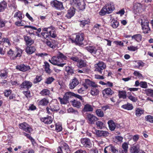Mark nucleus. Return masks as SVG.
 Wrapping results in <instances>:
<instances>
[{
    "label": "nucleus",
    "instance_id": "nucleus-1",
    "mask_svg": "<svg viewBox=\"0 0 153 153\" xmlns=\"http://www.w3.org/2000/svg\"><path fill=\"white\" fill-rule=\"evenodd\" d=\"M115 9L114 4L113 2H110L106 4L101 10L100 14L101 15H104L106 14L111 13Z\"/></svg>",
    "mask_w": 153,
    "mask_h": 153
},
{
    "label": "nucleus",
    "instance_id": "nucleus-2",
    "mask_svg": "<svg viewBox=\"0 0 153 153\" xmlns=\"http://www.w3.org/2000/svg\"><path fill=\"white\" fill-rule=\"evenodd\" d=\"M83 36L80 34H74L70 37L69 41L70 42L75 43L77 45H82L83 41Z\"/></svg>",
    "mask_w": 153,
    "mask_h": 153
},
{
    "label": "nucleus",
    "instance_id": "nucleus-3",
    "mask_svg": "<svg viewBox=\"0 0 153 153\" xmlns=\"http://www.w3.org/2000/svg\"><path fill=\"white\" fill-rule=\"evenodd\" d=\"M57 149V153H64L69 151V146L64 141H61Z\"/></svg>",
    "mask_w": 153,
    "mask_h": 153
},
{
    "label": "nucleus",
    "instance_id": "nucleus-4",
    "mask_svg": "<svg viewBox=\"0 0 153 153\" xmlns=\"http://www.w3.org/2000/svg\"><path fill=\"white\" fill-rule=\"evenodd\" d=\"M149 21L146 17L141 19V24L144 33H148L150 30L149 26Z\"/></svg>",
    "mask_w": 153,
    "mask_h": 153
},
{
    "label": "nucleus",
    "instance_id": "nucleus-5",
    "mask_svg": "<svg viewBox=\"0 0 153 153\" xmlns=\"http://www.w3.org/2000/svg\"><path fill=\"white\" fill-rule=\"evenodd\" d=\"M49 61L54 65H57L59 66L62 67L66 64L62 63V62L61 59H60L57 56H54L52 57L51 59L49 60Z\"/></svg>",
    "mask_w": 153,
    "mask_h": 153
},
{
    "label": "nucleus",
    "instance_id": "nucleus-6",
    "mask_svg": "<svg viewBox=\"0 0 153 153\" xmlns=\"http://www.w3.org/2000/svg\"><path fill=\"white\" fill-rule=\"evenodd\" d=\"M42 30L46 32H48L50 36L52 38H54L57 36L56 29L52 26L47 28H43Z\"/></svg>",
    "mask_w": 153,
    "mask_h": 153
},
{
    "label": "nucleus",
    "instance_id": "nucleus-7",
    "mask_svg": "<svg viewBox=\"0 0 153 153\" xmlns=\"http://www.w3.org/2000/svg\"><path fill=\"white\" fill-rule=\"evenodd\" d=\"M95 71H97L101 74H102V70L106 67L105 64L102 62H99L98 63L95 64Z\"/></svg>",
    "mask_w": 153,
    "mask_h": 153
},
{
    "label": "nucleus",
    "instance_id": "nucleus-8",
    "mask_svg": "<svg viewBox=\"0 0 153 153\" xmlns=\"http://www.w3.org/2000/svg\"><path fill=\"white\" fill-rule=\"evenodd\" d=\"M32 82L29 81L25 80L20 85V86L21 89L22 90L25 89L28 90L32 87Z\"/></svg>",
    "mask_w": 153,
    "mask_h": 153
},
{
    "label": "nucleus",
    "instance_id": "nucleus-9",
    "mask_svg": "<svg viewBox=\"0 0 153 153\" xmlns=\"http://www.w3.org/2000/svg\"><path fill=\"white\" fill-rule=\"evenodd\" d=\"M19 128L26 132L30 133L32 131V129L30 126L26 123H23L19 125Z\"/></svg>",
    "mask_w": 153,
    "mask_h": 153
},
{
    "label": "nucleus",
    "instance_id": "nucleus-10",
    "mask_svg": "<svg viewBox=\"0 0 153 153\" xmlns=\"http://www.w3.org/2000/svg\"><path fill=\"white\" fill-rule=\"evenodd\" d=\"M86 119L89 123L94 124L95 122L98 120V118L94 115L89 114L87 115Z\"/></svg>",
    "mask_w": 153,
    "mask_h": 153
},
{
    "label": "nucleus",
    "instance_id": "nucleus-11",
    "mask_svg": "<svg viewBox=\"0 0 153 153\" xmlns=\"http://www.w3.org/2000/svg\"><path fill=\"white\" fill-rule=\"evenodd\" d=\"M142 5L140 3H138L134 4L133 10L134 14L138 15L142 12Z\"/></svg>",
    "mask_w": 153,
    "mask_h": 153
},
{
    "label": "nucleus",
    "instance_id": "nucleus-12",
    "mask_svg": "<svg viewBox=\"0 0 153 153\" xmlns=\"http://www.w3.org/2000/svg\"><path fill=\"white\" fill-rule=\"evenodd\" d=\"M85 49L92 55L95 54L97 53L99 54L100 53L99 51H98V50L96 47L94 46L89 45L85 47Z\"/></svg>",
    "mask_w": 153,
    "mask_h": 153
},
{
    "label": "nucleus",
    "instance_id": "nucleus-13",
    "mask_svg": "<svg viewBox=\"0 0 153 153\" xmlns=\"http://www.w3.org/2000/svg\"><path fill=\"white\" fill-rule=\"evenodd\" d=\"M81 143L83 146L90 148L91 147L92 144L89 139L88 138H83L81 139Z\"/></svg>",
    "mask_w": 153,
    "mask_h": 153
},
{
    "label": "nucleus",
    "instance_id": "nucleus-14",
    "mask_svg": "<svg viewBox=\"0 0 153 153\" xmlns=\"http://www.w3.org/2000/svg\"><path fill=\"white\" fill-rule=\"evenodd\" d=\"M95 133L98 137H105L109 135V133L108 131L103 130H96Z\"/></svg>",
    "mask_w": 153,
    "mask_h": 153
},
{
    "label": "nucleus",
    "instance_id": "nucleus-15",
    "mask_svg": "<svg viewBox=\"0 0 153 153\" xmlns=\"http://www.w3.org/2000/svg\"><path fill=\"white\" fill-rule=\"evenodd\" d=\"M79 84V81L77 79L74 78L71 79L69 84V88L71 89H74Z\"/></svg>",
    "mask_w": 153,
    "mask_h": 153
},
{
    "label": "nucleus",
    "instance_id": "nucleus-16",
    "mask_svg": "<svg viewBox=\"0 0 153 153\" xmlns=\"http://www.w3.org/2000/svg\"><path fill=\"white\" fill-rule=\"evenodd\" d=\"M52 5L58 10H62L64 9L62 3L57 0H54L51 3Z\"/></svg>",
    "mask_w": 153,
    "mask_h": 153
},
{
    "label": "nucleus",
    "instance_id": "nucleus-17",
    "mask_svg": "<svg viewBox=\"0 0 153 153\" xmlns=\"http://www.w3.org/2000/svg\"><path fill=\"white\" fill-rule=\"evenodd\" d=\"M40 120L45 124H50L53 122V118L51 116H47L45 117H41L40 118Z\"/></svg>",
    "mask_w": 153,
    "mask_h": 153
},
{
    "label": "nucleus",
    "instance_id": "nucleus-18",
    "mask_svg": "<svg viewBox=\"0 0 153 153\" xmlns=\"http://www.w3.org/2000/svg\"><path fill=\"white\" fill-rule=\"evenodd\" d=\"M84 105L83 108L82 110V112H91L93 111V108L91 105L89 104H83Z\"/></svg>",
    "mask_w": 153,
    "mask_h": 153
},
{
    "label": "nucleus",
    "instance_id": "nucleus-19",
    "mask_svg": "<svg viewBox=\"0 0 153 153\" xmlns=\"http://www.w3.org/2000/svg\"><path fill=\"white\" fill-rule=\"evenodd\" d=\"M114 93V91L110 88H105L102 91V94L103 97L111 95Z\"/></svg>",
    "mask_w": 153,
    "mask_h": 153
},
{
    "label": "nucleus",
    "instance_id": "nucleus-20",
    "mask_svg": "<svg viewBox=\"0 0 153 153\" xmlns=\"http://www.w3.org/2000/svg\"><path fill=\"white\" fill-rule=\"evenodd\" d=\"M24 40L26 42L27 46L31 45L34 43V41L30 37L25 35L24 36Z\"/></svg>",
    "mask_w": 153,
    "mask_h": 153
},
{
    "label": "nucleus",
    "instance_id": "nucleus-21",
    "mask_svg": "<svg viewBox=\"0 0 153 153\" xmlns=\"http://www.w3.org/2000/svg\"><path fill=\"white\" fill-rule=\"evenodd\" d=\"M141 150H140L139 145L137 144L131 147L130 149V153H140Z\"/></svg>",
    "mask_w": 153,
    "mask_h": 153
},
{
    "label": "nucleus",
    "instance_id": "nucleus-22",
    "mask_svg": "<svg viewBox=\"0 0 153 153\" xmlns=\"http://www.w3.org/2000/svg\"><path fill=\"white\" fill-rule=\"evenodd\" d=\"M26 46L25 51L28 54H32L36 51L35 48L34 46H31L30 45L27 46Z\"/></svg>",
    "mask_w": 153,
    "mask_h": 153
},
{
    "label": "nucleus",
    "instance_id": "nucleus-23",
    "mask_svg": "<svg viewBox=\"0 0 153 153\" xmlns=\"http://www.w3.org/2000/svg\"><path fill=\"white\" fill-rule=\"evenodd\" d=\"M16 68L19 71H25L28 70L29 69V67L28 66H25L24 65H21L16 66Z\"/></svg>",
    "mask_w": 153,
    "mask_h": 153
},
{
    "label": "nucleus",
    "instance_id": "nucleus-24",
    "mask_svg": "<svg viewBox=\"0 0 153 153\" xmlns=\"http://www.w3.org/2000/svg\"><path fill=\"white\" fill-rule=\"evenodd\" d=\"M50 110L53 111H57L59 109V107L58 103L56 102L52 104V105L50 106Z\"/></svg>",
    "mask_w": 153,
    "mask_h": 153
},
{
    "label": "nucleus",
    "instance_id": "nucleus-25",
    "mask_svg": "<svg viewBox=\"0 0 153 153\" xmlns=\"http://www.w3.org/2000/svg\"><path fill=\"white\" fill-rule=\"evenodd\" d=\"M72 105L74 107L79 108H80L81 106V102L77 100H74L71 101Z\"/></svg>",
    "mask_w": 153,
    "mask_h": 153
},
{
    "label": "nucleus",
    "instance_id": "nucleus-26",
    "mask_svg": "<svg viewBox=\"0 0 153 153\" xmlns=\"http://www.w3.org/2000/svg\"><path fill=\"white\" fill-rule=\"evenodd\" d=\"M118 96L120 98L126 99L127 98L126 92L125 90H119Z\"/></svg>",
    "mask_w": 153,
    "mask_h": 153
},
{
    "label": "nucleus",
    "instance_id": "nucleus-27",
    "mask_svg": "<svg viewBox=\"0 0 153 153\" xmlns=\"http://www.w3.org/2000/svg\"><path fill=\"white\" fill-rule=\"evenodd\" d=\"M75 13V9L74 8H71L68 10L66 16L68 19L71 18L74 14Z\"/></svg>",
    "mask_w": 153,
    "mask_h": 153
},
{
    "label": "nucleus",
    "instance_id": "nucleus-28",
    "mask_svg": "<svg viewBox=\"0 0 153 153\" xmlns=\"http://www.w3.org/2000/svg\"><path fill=\"white\" fill-rule=\"evenodd\" d=\"M49 102V100L46 98H44L41 100L39 102V105L42 106L47 105Z\"/></svg>",
    "mask_w": 153,
    "mask_h": 153
},
{
    "label": "nucleus",
    "instance_id": "nucleus-29",
    "mask_svg": "<svg viewBox=\"0 0 153 153\" xmlns=\"http://www.w3.org/2000/svg\"><path fill=\"white\" fill-rule=\"evenodd\" d=\"M108 123L110 130L112 131L115 129L116 126L113 121L112 120H109L108 122Z\"/></svg>",
    "mask_w": 153,
    "mask_h": 153
},
{
    "label": "nucleus",
    "instance_id": "nucleus-30",
    "mask_svg": "<svg viewBox=\"0 0 153 153\" xmlns=\"http://www.w3.org/2000/svg\"><path fill=\"white\" fill-rule=\"evenodd\" d=\"M45 65L44 68L46 72L48 74H50L51 72V70L50 68V65L48 63L45 62H44Z\"/></svg>",
    "mask_w": 153,
    "mask_h": 153
},
{
    "label": "nucleus",
    "instance_id": "nucleus-31",
    "mask_svg": "<svg viewBox=\"0 0 153 153\" xmlns=\"http://www.w3.org/2000/svg\"><path fill=\"white\" fill-rule=\"evenodd\" d=\"M144 113V110L140 108H136L135 109V115L138 117L140 116Z\"/></svg>",
    "mask_w": 153,
    "mask_h": 153
},
{
    "label": "nucleus",
    "instance_id": "nucleus-32",
    "mask_svg": "<svg viewBox=\"0 0 153 153\" xmlns=\"http://www.w3.org/2000/svg\"><path fill=\"white\" fill-rule=\"evenodd\" d=\"M121 107L123 109L128 110H131L133 108L132 104L129 103H127V104L122 105Z\"/></svg>",
    "mask_w": 153,
    "mask_h": 153
},
{
    "label": "nucleus",
    "instance_id": "nucleus-33",
    "mask_svg": "<svg viewBox=\"0 0 153 153\" xmlns=\"http://www.w3.org/2000/svg\"><path fill=\"white\" fill-rule=\"evenodd\" d=\"M128 94L127 97L129 99L134 102H135L137 101V97L132 96L131 92H128Z\"/></svg>",
    "mask_w": 153,
    "mask_h": 153
},
{
    "label": "nucleus",
    "instance_id": "nucleus-34",
    "mask_svg": "<svg viewBox=\"0 0 153 153\" xmlns=\"http://www.w3.org/2000/svg\"><path fill=\"white\" fill-rule=\"evenodd\" d=\"M22 13L20 11L18 10L15 13L14 17V18H17V19L18 20H21L22 19Z\"/></svg>",
    "mask_w": 153,
    "mask_h": 153
},
{
    "label": "nucleus",
    "instance_id": "nucleus-35",
    "mask_svg": "<svg viewBox=\"0 0 153 153\" xmlns=\"http://www.w3.org/2000/svg\"><path fill=\"white\" fill-rule=\"evenodd\" d=\"M68 128L71 130H76V123L75 122L73 121L70 123H68Z\"/></svg>",
    "mask_w": 153,
    "mask_h": 153
},
{
    "label": "nucleus",
    "instance_id": "nucleus-36",
    "mask_svg": "<svg viewBox=\"0 0 153 153\" xmlns=\"http://www.w3.org/2000/svg\"><path fill=\"white\" fill-rule=\"evenodd\" d=\"M95 113L96 115L98 117H102L104 116L103 111L100 109H97L96 110Z\"/></svg>",
    "mask_w": 153,
    "mask_h": 153
},
{
    "label": "nucleus",
    "instance_id": "nucleus-37",
    "mask_svg": "<svg viewBox=\"0 0 153 153\" xmlns=\"http://www.w3.org/2000/svg\"><path fill=\"white\" fill-rule=\"evenodd\" d=\"M99 92V90L96 88H93L91 89L90 93L93 96H96L98 94Z\"/></svg>",
    "mask_w": 153,
    "mask_h": 153
},
{
    "label": "nucleus",
    "instance_id": "nucleus-38",
    "mask_svg": "<svg viewBox=\"0 0 153 153\" xmlns=\"http://www.w3.org/2000/svg\"><path fill=\"white\" fill-rule=\"evenodd\" d=\"M112 27L114 28H117L119 25V23L116 19H113L111 22Z\"/></svg>",
    "mask_w": 153,
    "mask_h": 153
},
{
    "label": "nucleus",
    "instance_id": "nucleus-39",
    "mask_svg": "<svg viewBox=\"0 0 153 153\" xmlns=\"http://www.w3.org/2000/svg\"><path fill=\"white\" fill-rule=\"evenodd\" d=\"M40 94L44 96H49L50 94V91L48 89H44L40 92Z\"/></svg>",
    "mask_w": 153,
    "mask_h": 153
},
{
    "label": "nucleus",
    "instance_id": "nucleus-40",
    "mask_svg": "<svg viewBox=\"0 0 153 153\" xmlns=\"http://www.w3.org/2000/svg\"><path fill=\"white\" fill-rule=\"evenodd\" d=\"M90 19H89L85 20L84 19L80 21V26L82 27H84L85 25L88 24L90 23Z\"/></svg>",
    "mask_w": 153,
    "mask_h": 153
},
{
    "label": "nucleus",
    "instance_id": "nucleus-41",
    "mask_svg": "<svg viewBox=\"0 0 153 153\" xmlns=\"http://www.w3.org/2000/svg\"><path fill=\"white\" fill-rule=\"evenodd\" d=\"M7 7V3L4 1L0 3V12L3 11Z\"/></svg>",
    "mask_w": 153,
    "mask_h": 153
},
{
    "label": "nucleus",
    "instance_id": "nucleus-42",
    "mask_svg": "<svg viewBox=\"0 0 153 153\" xmlns=\"http://www.w3.org/2000/svg\"><path fill=\"white\" fill-rule=\"evenodd\" d=\"M2 41L3 42L4 45H6V46L7 47L11 45L9 40L7 38H4L2 39Z\"/></svg>",
    "mask_w": 153,
    "mask_h": 153
},
{
    "label": "nucleus",
    "instance_id": "nucleus-43",
    "mask_svg": "<svg viewBox=\"0 0 153 153\" xmlns=\"http://www.w3.org/2000/svg\"><path fill=\"white\" fill-rule=\"evenodd\" d=\"M65 70L68 74H72L74 73L72 68L69 66L66 67Z\"/></svg>",
    "mask_w": 153,
    "mask_h": 153
},
{
    "label": "nucleus",
    "instance_id": "nucleus-44",
    "mask_svg": "<svg viewBox=\"0 0 153 153\" xmlns=\"http://www.w3.org/2000/svg\"><path fill=\"white\" fill-rule=\"evenodd\" d=\"M132 38L135 39L137 42H140L141 40L142 36L140 34H137L133 35L132 36Z\"/></svg>",
    "mask_w": 153,
    "mask_h": 153
},
{
    "label": "nucleus",
    "instance_id": "nucleus-45",
    "mask_svg": "<svg viewBox=\"0 0 153 153\" xmlns=\"http://www.w3.org/2000/svg\"><path fill=\"white\" fill-rule=\"evenodd\" d=\"M145 93L148 96L153 97V90L151 89H146L145 91Z\"/></svg>",
    "mask_w": 153,
    "mask_h": 153
},
{
    "label": "nucleus",
    "instance_id": "nucleus-46",
    "mask_svg": "<svg viewBox=\"0 0 153 153\" xmlns=\"http://www.w3.org/2000/svg\"><path fill=\"white\" fill-rule=\"evenodd\" d=\"M74 93L71 92H68L65 93V95L64 96V98L66 99H68L69 98L72 96L74 97Z\"/></svg>",
    "mask_w": 153,
    "mask_h": 153
},
{
    "label": "nucleus",
    "instance_id": "nucleus-47",
    "mask_svg": "<svg viewBox=\"0 0 153 153\" xmlns=\"http://www.w3.org/2000/svg\"><path fill=\"white\" fill-rule=\"evenodd\" d=\"M0 76L2 78H6L7 76V72L6 71H1Z\"/></svg>",
    "mask_w": 153,
    "mask_h": 153
},
{
    "label": "nucleus",
    "instance_id": "nucleus-48",
    "mask_svg": "<svg viewBox=\"0 0 153 153\" xmlns=\"http://www.w3.org/2000/svg\"><path fill=\"white\" fill-rule=\"evenodd\" d=\"M78 66L80 68H82L86 66V63L85 61L83 60H79L78 62Z\"/></svg>",
    "mask_w": 153,
    "mask_h": 153
},
{
    "label": "nucleus",
    "instance_id": "nucleus-49",
    "mask_svg": "<svg viewBox=\"0 0 153 153\" xmlns=\"http://www.w3.org/2000/svg\"><path fill=\"white\" fill-rule=\"evenodd\" d=\"M146 120L153 123V116L151 115H147L145 117Z\"/></svg>",
    "mask_w": 153,
    "mask_h": 153
},
{
    "label": "nucleus",
    "instance_id": "nucleus-50",
    "mask_svg": "<svg viewBox=\"0 0 153 153\" xmlns=\"http://www.w3.org/2000/svg\"><path fill=\"white\" fill-rule=\"evenodd\" d=\"M97 126L100 129H102L104 126V124L103 123L100 121H98L96 123Z\"/></svg>",
    "mask_w": 153,
    "mask_h": 153
},
{
    "label": "nucleus",
    "instance_id": "nucleus-51",
    "mask_svg": "<svg viewBox=\"0 0 153 153\" xmlns=\"http://www.w3.org/2000/svg\"><path fill=\"white\" fill-rule=\"evenodd\" d=\"M58 57L61 59V61H62L63 59L66 60L67 59L66 56H65L63 53L60 52H59L57 56Z\"/></svg>",
    "mask_w": 153,
    "mask_h": 153
},
{
    "label": "nucleus",
    "instance_id": "nucleus-52",
    "mask_svg": "<svg viewBox=\"0 0 153 153\" xmlns=\"http://www.w3.org/2000/svg\"><path fill=\"white\" fill-rule=\"evenodd\" d=\"M68 113H72L75 115H78L79 112L77 110L74 109L72 108H69L68 110Z\"/></svg>",
    "mask_w": 153,
    "mask_h": 153
},
{
    "label": "nucleus",
    "instance_id": "nucleus-53",
    "mask_svg": "<svg viewBox=\"0 0 153 153\" xmlns=\"http://www.w3.org/2000/svg\"><path fill=\"white\" fill-rule=\"evenodd\" d=\"M55 79L52 77H49L46 79V81L45 82V83L49 84H51L54 80Z\"/></svg>",
    "mask_w": 153,
    "mask_h": 153
},
{
    "label": "nucleus",
    "instance_id": "nucleus-54",
    "mask_svg": "<svg viewBox=\"0 0 153 153\" xmlns=\"http://www.w3.org/2000/svg\"><path fill=\"white\" fill-rule=\"evenodd\" d=\"M42 80V77L41 76H37L34 79L33 82L34 83H37Z\"/></svg>",
    "mask_w": 153,
    "mask_h": 153
},
{
    "label": "nucleus",
    "instance_id": "nucleus-55",
    "mask_svg": "<svg viewBox=\"0 0 153 153\" xmlns=\"http://www.w3.org/2000/svg\"><path fill=\"white\" fill-rule=\"evenodd\" d=\"M25 27H27L30 28H31L33 30H37L38 32L39 33L41 31V28H39L38 29H37L35 27L32 26L30 25H25Z\"/></svg>",
    "mask_w": 153,
    "mask_h": 153
},
{
    "label": "nucleus",
    "instance_id": "nucleus-56",
    "mask_svg": "<svg viewBox=\"0 0 153 153\" xmlns=\"http://www.w3.org/2000/svg\"><path fill=\"white\" fill-rule=\"evenodd\" d=\"M133 74L139 79L142 78L143 77L142 74L139 71H135L133 73Z\"/></svg>",
    "mask_w": 153,
    "mask_h": 153
},
{
    "label": "nucleus",
    "instance_id": "nucleus-57",
    "mask_svg": "<svg viewBox=\"0 0 153 153\" xmlns=\"http://www.w3.org/2000/svg\"><path fill=\"white\" fill-rule=\"evenodd\" d=\"M22 92L27 98H30L31 97L30 91L27 90V91H23Z\"/></svg>",
    "mask_w": 153,
    "mask_h": 153
},
{
    "label": "nucleus",
    "instance_id": "nucleus-58",
    "mask_svg": "<svg viewBox=\"0 0 153 153\" xmlns=\"http://www.w3.org/2000/svg\"><path fill=\"white\" fill-rule=\"evenodd\" d=\"M23 135L26 136L30 140L33 142H33H35L34 139L30 136V135L29 134H27L25 132H23Z\"/></svg>",
    "mask_w": 153,
    "mask_h": 153
},
{
    "label": "nucleus",
    "instance_id": "nucleus-59",
    "mask_svg": "<svg viewBox=\"0 0 153 153\" xmlns=\"http://www.w3.org/2000/svg\"><path fill=\"white\" fill-rule=\"evenodd\" d=\"M46 45L49 46L50 47L52 48L53 49H54L56 48V46L54 45L53 44L49 41H47L46 43Z\"/></svg>",
    "mask_w": 153,
    "mask_h": 153
},
{
    "label": "nucleus",
    "instance_id": "nucleus-60",
    "mask_svg": "<svg viewBox=\"0 0 153 153\" xmlns=\"http://www.w3.org/2000/svg\"><path fill=\"white\" fill-rule=\"evenodd\" d=\"M43 37L45 39H47L49 38L50 36L49 33L48 32H42L41 33Z\"/></svg>",
    "mask_w": 153,
    "mask_h": 153
},
{
    "label": "nucleus",
    "instance_id": "nucleus-61",
    "mask_svg": "<svg viewBox=\"0 0 153 153\" xmlns=\"http://www.w3.org/2000/svg\"><path fill=\"white\" fill-rule=\"evenodd\" d=\"M58 99L60 101L61 104H66L67 99H66L65 98H64V97L63 99L61 98L60 97L58 98Z\"/></svg>",
    "mask_w": 153,
    "mask_h": 153
},
{
    "label": "nucleus",
    "instance_id": "nucleus-62",
    "mask_svg": "<svg viewBox=\"0 0 153 153\" xmlns=\"http://www.w3.org/2000/svg\"><path fill=\"white\" fill-rule=\"evenodd\" d=\"M140 86L142 88H146L148 85L146 82H141L140 83Z\"/></svg>",
    "mask_w": 153,
    "mask_h": 153
},
{
    "label": "nucleus",
    "instance_id": "nucleus-63",
    "mask_svg": "<svg viewBox=\"0 0 153 153\" xmlns=\"http://www.w3.org/2000/svg\"><path fill=\"white\" fill-rule=\"evenodd\" d=\"M6 22L4 20L2 19L0 17V28L5 26Z\"/></svg>",
    "mask_w": 153,
    "mask_h": 153
},
{
    "label": "nucleus",
    "instance_id": "nucleus-64",
    "mask_svg": "<svg viewBox=\"0 0 153 153\" xmlns=\"http://www.w3.org/2000/svg\"><path fill=\"white\" fill-rule=\"evenodd\" d=\"M122 148L124 149V152L126 153L127 152L128 148L127 143H125L122 145Z\"/></svg>",
    "mask_w": 153,
    "mask_h": 153
}]
</instances>
